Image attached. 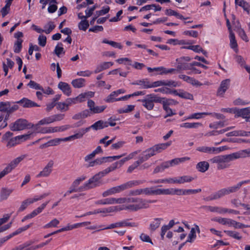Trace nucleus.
I'll list each match as a JSON object with an SVG mask.
<instances>
[{
	"mask_svg": "<svg viewBox=\"0 0 250 250\" xmlns=\"http://www.w3.org/2000/svg\"><path fill=\"white\" fill-rule=\"evenodd\" d=\"M163 99L162 100V102L161 103L163 104V107L168 106L171 104H177V102L174 101L173 99H167L165 98H162Z\"/></svg>",
	"mask_w": 250,
	"mask_h": 250,
	"instance_id": "nucleus-50",
	"label": "nucleus"
},
{
	"mask_svg": "<svg viewBox=\"0 0 250 250\" xmlns=\"http://www.w3.org/2000/svg\"><path fill=\"white\" fill-rule=\"evenodd\" d=\"M140 152V150H137V151H134V152L130 153L127 157L124 158L123 159H121L119 161H117V162L112 164L110 166L112 168V169H113V171L118 168H120L124 165V164L125 162L132 159L135 156H136Z\"/></svg>",
	"mask_w": 250,
	"mask_h": 250,
	"instance_id": "nucleus-8",
	"label": "nucleus"
},
{
	"mask_svg": "<svg viewBox=\"0 0 250 250\" xmlns=\"http://www.w3.org/2000/svg\"><path fill=\"white\" fill-rule=\"evenodd\" d=\"M28 125L32 126L31 123H29L26 120L24 119H19L15 122L11 123L9 125V127L12 131H16L28 129Z\"/></svg>",
	"mask_w": 250,
	"mask_h": 250,
	"instance_id": "nucleus-6",
	"label": "nucleus"
},
{
	"mask_svg": "<svg viewBox=\"0 0 250 250\" xmlns=\"http://www.w3.org/2000/svg\"><path fill=\"white\" fill-rule=\"evenodd\" d=\"M34 243L33 241L30 240L19 246L20 250H34L33 247L30 246Z\"/></svg>",
	"mask_w": 250,
	"mask_h": 250,
	"instance_id": "nucleus-41",
	"label": "nucleus"
},
{
	"mask_svg": "<svg viewBox=\"0 0 250 250\" xmlns=\"http://www.w3.org/2000/svg\"><path fill=\"white\" fill-rule=\"evenodd\" d=\"M151 151H152L150 150V148H148L144 151L138 157V159L137 161L138 163L140 165L143 162L147 161L151 157L153 156V154H152Z\"/></svg>",
	"mask_w": 250,
	"mask_h": 250,
	"instance_id": "nucleus-19",
	"label": "nucleus"
},
{
	"mask_svg": "<svg viewBox=\"0 0 250 250\" xmlns=\"http://www.w3.org/2000/svg\"><path fill=\"white\" fill-rule=\"evenodd\" d=\"M226 149L227 147L226 146L219 147L202 146L198 147L196 148V150L202 152L207 153L209 154H215L224 151Z\"/></svg>",
	"mask_w": 250,
	"mask_h": 250,
	"instance_id": "nucleus-7",
	"label": "nucleus"
},
{
	"mask_svg": "<svg viewBox=\"0 0 250 250\" xmlns=\"http://www.w3.org/2000/svg\"><path fill=\"white\" fill-rule=\"evenodd\" d=\"M230 80L227 79L222 81L220 83V86L217 92V95L220 97H223L227 90L230 85Z\"/></svg>",
	"mask_w": 250,
	"mask_h": 250,
	"instance_id": "nucleus-13",
	"label": "nucleus"
},
{
	"mask_svg": "<svg viewBox=\"0 0 250 250\" xmlns=\"http://www.w3.org/2000/svg\"><path fill=\"white\" fill-rule=\"evenodd\" d=\"M209 168V164L206 161H202L198 163L196 165V168L201 172H205Z\"/></svg>",
	"mask_w": 250,
	"mask_h": 250,
	"instance_id": "nucleus-32",
	"label": "nucleus"
},
{
	"mask_svg": "<svg viewBox=\"0 0 250 250\" xmlns=\"http://www.w3.org/2000/svg\"><path fill=\"white\" fill-rule=\"evenodd\" d=\"M86 178V177L84 176H83L82 177H79L75 180L72 183L71 186H73L75 188H78V186L80 184V183L84 180Z\"/></svg>",
	"mask_w": 250,
	"mask_h": 250,
	"instance_id": "nucleus-60",
	"label": "nucleus"
},
{
	"mask_svg": "<svg viewBox=\"0 0 250 250\" xmlns=\"http://www.w3.org/2000/svg\"><path fill=\"white\" fill-rule=\"evenodd\" d=\"M89 24L86 20H82L78 24V28L81 30L85 31L89 27Z\"/></svg>",
	"mask_w": 250,
	"mask_h": 250,
	"instance_id": "nucleus-49",
	"label": "nucleus"
},
{
	"mask_svg": "<svg viewBox=\"0 0 250 250\" xmlns=\"http://www.w3.org/2000/svg\"><path fill=\"white\" fill-rule=\"evenodd\" d=\"M237 32L241 38L244 41L248 42L249 41L248 38L245 32V31L242 28H238L237 30Z\"/></svg>",
	"mask_w": 250,
	"mask_h": 250,
	"instance_id": "nucleus-58",
	"label": "nucleus"
},
{
	"mask_svg": "<svg viewBox=\"0 0 250 250\" xmlns=\"http://www.w3.org/2000/svg\"><path fill=\"white\" fill-rule=\"evenodd\" d=\"M113 171L111 167H109L104 170L99 172L95 174L92 178H90L87 182L79 188L80 191L87 190L102 185L100 180L101 178L108 173Z\"/></svg>",
	"mask_w": 250,
	"mask_h": 250,
	"instance_id": "nucleus-3",
	"label": "nucleus"
},
{
	"mask_svg": "<svg viewBox=\"0 0 250 250\" xmlns=\"http://www.w3.org/2000/svg\"><path fill=\"white\" fill-rule=\"evenodd\" d=\"M177 70H190L191 66H192L191 63H187L182 62H177Z\"/></svg>",
	"mask_w": 250,
	"mask_h": 250,
	"instance_id": "nucleus-42",
	"label": "nucleus"
},
{
	"mask_svg": "<svg viewBox=\"0 0 250 250\" xmlns=\"http://www.w3.org/2000/svg\"><path fill=\"white\" fill-rule=\"evenodd\" d=\"M211 220L212 221L218 222L222 225H228L229 226H232L233 222H234L233 220L227 218L215 217Z\"/></svg>",
	"mask_w": 250,
	"mask_h": 250,
	"instance_id": "nucleus-28",
	"label": "nucleus"
},
{
	"mask_svg": "<svg viewBox=\"0 0 250 250\" xmlns=\"http://www.w3.org/2000/svg\"><path fill=\"white\" fill-rule=\"evenodd\" d=\"M124 191L122 185L112 187L108 190L104 191L102 195L103 197H106L116 193H119Z\"/></svg>",
	"mask_w": 250,
	"mask_h": 250,
	"instance_id": "nucleus-20",
	"label": "nucleus"
},
{
	"mask_svg": "<svg viewBox=\"0 0 250 250\" xmlns=\"http://www.w3.org/2000/svg\"><path fill=\"white\" fill-rule=\"evenodd\" d=\"M224 232L226 233L228 236L231 237L237 240H240L242 238V236H240L239 233L236 231L231 230H224Z\"/></svg>",
	"mask_w": 250,
	"mask_h": 250,
	"instance_id": "nucleus-47",
	"label": "nucleus"
},
{
	"mask_svg": "<svg viewBox=\"0 0 250 250\" xmlns=\"http://www.w3.org/2000/svg\"><path fill=\"white\" fill-rule=\"evenodd\" d=\"M179 97L182 98H184L185 99H189V100H193V95L186 91H185L183 90H180V93L179 94Z\"/></svg>",
	"mask_w": 250,
	"mask_h": 250,
	"instance_id": "nucleus-48",
	"label": "nucleus"
},
{
	"mask_svg": "<svg viewBox=\"0 0 250 250\" xmlns=\"http://www.w3.org/2000/svg\"><path fill=\"white\" fill-rule=\"evenodd\" d=\"M117 97L116 93L113 91L111 93L110 95H109L105 99L104 101L106 103H113L114 102L116 101V99L115 97Z\"/></svg>",
	"mask_w": 250,
	"mask_h": 250,
	"instance_id": "nucleus-56",
	"label": "nucleus"
},
{
	"mask_svg": "<svg viewBox=\"0 0 250 250\" xmlns=\"http://www.w3.org/2000/svg\"><path fill=\"white\" fill-rule=\"evenodd\" d=\"M54 53L58 57H60L61 54H64L65 51L62 47V43H58V44L55 47Z\"/></svg>",
	"mask_w": 250,
	"mask_h": 250,
	"instance_id": "nucleus-44",
	"label": "nucleus"
},
{
	"mask_svg": "<svg viewBox=\"0 0 250 250\" xmlns=\"http://www.w3.org/2000/svg\"><path fill=\"white\" fill-rule=\"evenodd\" d=\"M49 203V201L46 202L41 205V206L37 208L36 209H34L33 211H32L30 213L26 215L21 220V221L22 222H24L25 221L30 219L31 218H33L36 216L38 214L41 213L43 209L45 208L46 205Z\"/></svg>",
	"mask_w": 250,
	"mask_h": 250,
	"instance_id": "nucleus-11",
	"label": "nucleus"
},
{
	"mask_svg": "<svg viewBox=\"0 0 250 250\" xmlns=\"http://www.w3.org/2000/svg\"><path fill=\"white\" fill-rule=\"evenodd\" d=\"M58 87L59 88L62 93L67 96H69L71 95L72 89L70 85L63 82H60L58 85Z\"/></svg>",
	"mask_w": 250,
	"mask_h": 250,
	"instance_id": "nucleus-21",
	"label": "nucleus"
},
{
	"mask_svg": "<svg viewBox=\"0 0 250 250\" xmlns=\"http://www.w3.org/2000/svg\"><path fill=\"white\" fill-rule=\"evenodd\" d=\"M179 78L193 86H200L203 85V84L198 80L186 75H180Z\"/></svg>",
	"mask_w": 250,
	"mask_h": 250,
	"instance_id": "nucleus-24",
	"label": "nucleus"
},
{
	"mask_svg": "<svg viewBox=\"0 0 250 250\" xmlns=\"http://www.w3.org/2000/svg\"><path fill=\"white\" fill-rule=\"evenodd\" d=\"M162 220L161 218H155L154 221H152L150 225L149 229L151 232L154 231L157 229H158L161 224V221Z\"/></svg>",
	"mask_w": 250,
	"mask_h": 250,
	"instance_id": "nucleus-33",
	"label": "nucleus"
},
{
	"mask_svg": "<svg viewBox=\"0 0 250 250\" xmlns=\"http://www.w3.org/2000/svg\"><path fill=\"white\" fill-rule=\"evenodd\" d=\"M129 199H126L125 197H121L118 198H108V201L109 204H125L126 201Z\"/></svg>",
	"mask_w": 250,
	"mask_h": 250,
	"instance_id": "nucleus-37",
	"label": "nucleus"
},
{
	"mask_svg": "<svg viewBox=\"0 0 250 250\" xmlns=\"http://www.w3.org/2000/svg\"><path fill=\"white\" fill-rule=\"evenodd\" d=\"M28 85L32 88H34L35 89H39L41 90H43V87L41 86L39 84L36 83L33 81H30L28 84Z\"/></svg>",
	"mask_w": 250,
	"mask_h": 250,
	"instance_id": "nucleus-61",
	"label": "nucleus"
},
{
	"mask_svg": "<svg viewBox=\"0 0 250 250\" xmlns=\"http://www.w3.org/2000/svg\"><path fill=\"white\" fill-rule=\"evenodd\" d=\"M227 125V121L223 120L211 123L209 124V127L210 128L217 129L219 127H224Z\"/></svg>",
	"mask_w": 250,
	"mask_h": 250,
	"instance_id": "nucleus-36",
	"label": "nucleus"
},
{
	"mask_svg": "<svg viewBox=\"0 0 250 250\" xmlns=\"http://www.w3.org/2000/svg\"><path fill=\"white\" fill-rule=\"evenodd\" d=\"M52 123L53 122L51 116L44 118L39 121V124L41 125H48Z\"/></svg>",
	"mask_w": 250,
	"mask_h": 250,
	"instance_id": "nucleus-64",
	"label": "nucleus"
},
{
	"mask_svg": "<svg viewBox=\"0 0 250 250\" xmlns=\"http://www.w3.org/2000/svg\"><path fill=\"white\" fill-rule=\"evenodd\" d=\"M163 189H155L153 187L143 188V194L146 195H163Z\"/></svg>",
	"mask_w": 250,
	"mask_h": 250,
	"instance_id": "nucleus-23",
	"label": "nucleus"
},
{
	"mask_svg": "<svg viewBox=\"0 0 250 250\" xmlns=\"http://www.w3.org/2000/svg\"><path fill=\"white\" fill-rule=\"evenodd\" d=\"M229 38L230 47L233 49L236 48L238 45L236 40L235 39L234 34L232 32V31H230Z\"/></svg>",
	"mask_w": 250,
	"mask_h": 250,
	"instance_id": "nucleus-45",
	"label": "nucleus"
},
{
	"mask_svg": "<svg viewBox=\"0 0 250 250\" xmlns=\"http://www.w3.org/2000/svg\"><path fill=\"white\" fill-rule=\"evenodd\" d=\"M211 113L208 112H198L190 115L186 119H199L203 117V115H209Z\"/></svg>",
	"mask_w": 250,
	"mask_h": 250,
	"instance_id": "nucleus-39",
	"label": "nucleus"
},
{
	"mask_svg": "<svg viewBox=\"0 0 250 250\" xmlns=\"http://www.w3.org/2000/svg\"><path fill=\"white\" fill-rule=\"evenodd\" d=\"M196 237V232L194 228H192L190 230V233H189L188 237V239L186 241L187 242L192 243L194 241Z\"/></svg>",
	"mask_w": 250,
	"mask_h": 250,
	"instance_id": "nucleus-52",
	"label": "nucleus"
},
{
	"mask_svg": "<svg viewBox=\"0 0 250 250\" xmlns=\"http://www.w3.org/2000/svg\"><path fill=\"white\" fill-rule=\"evenodd\" d=\"M245 156L246 150H242L230 154L214 156L209 160V162L212 164H216L217 169L222 170L229 167L230 161Z\"/></svg>",
	"mask_w": 250,
	"mask_h": 250,
	"instance_id": "nucleus-1",
	"label": "nucleus"
},
{
	"mask_svg": "<svg viewBox=\"0 0 250 250\" xmlns=\"http://www.w3.org/2000/svg\"><path fill=\"white\" fill-rule=\"evenodd\" d=\"M16 103L19 104L24 108H31L33 107L40 106V105L26 98H23L21 100L17 101Z\"/></svg>",
	"mask_w": 250,
	"mask_h": 250,
	"instance_id": "nucleus-17",
	"label": "nucleus"
},
{
	"mask_svg": "<svg viewBox=\"0 0 250 250\" xmlns=\"http://www.w3.org/2000/svg\"><path fill=\"white\" fill-rule=\"evenodd\" d=\"M27 157V155H21L20 156L13 160L5 167L9 172L16 168L19 163Z\"/></svg>",
	"mask_w": 250,
	"mask_h": 250,
	"instance_id": "nucleus-15",
	"label": "nucleus"
},
{
	"mask_svg": "<svg viewBox=\"0 0 250 250\" xmlns=\"http://www.w3.org/2000/svg\"><path fill=\"white\" fill-rule=\"evenodd\" d=\"M87 130V129L84 130L80 129L78 132L74 135L63 138H59L60 143L61 142H67L74 140L75 139L82 138L83 137V135L84 134L85 131Z\"/></svg>",
	"mask_w": 250,
	"mask_h": 250,
	"instance_id": "nucleus-22",
	"label": "nucleus"
},
{
	"mask_svg": "<svg viewBox=\"0 0 250 250\" xmlns=\"http://www.w3.org/2000/svg\"><path fill=\"white\" fill-rule=\"evenodd\" d=\"M30 204L29 200L28 199H27L23 201L22 202L21 204L18 209L19 212H21L23 211Z\"/></svg>",
	"mask_w": 250,
	"mask_h": 250,
	"instance_id": "nucleus-63",
	"label": "nucleus"
},
{
	"mask_svg": "<svg viewBox=\"0 0 250 250\" xmlns=\"http://www.w3.org/2000/svg\"><path fill=\"white\" fill-rule=\"evenodd\" d=\"M138 202L140 204L138 206V208H147L149 207L150 203H154L157 202V200H146V199H138Z\"/></svg>",
	"mask_w": 250,
	"mask_h": 250,
	"instance_id": "nucleus-30",
	"label": "nucleus"
},
{
	"mask_svg": "<svg viewBox=\"0 0 250 250\" xmlns=\"http://www.w3.org/2000/svg\"><path fill=\"white\" fill-rule=\"evenodd\" d=\"M23 40L18 39L15 42L14 45V51L16 53H19L21 52L22 48V43Z\"/></svg>",
	"mask_w": 250,
	"mask_h": 250,
	"instance_id": "nucleus-43",
	"label": "nucleus"
},
{
	"mask_svg": "<svg viewBox=\"0 0 250 250\" xmlns=\"http://www.w3.org/2000/svg\"><path fill=\"white\" fill-rule=\"evenodd\" d=\"M147 69L149 72H152L153 71L156 72L155 75H164L165 74V67L163 66L151 68L149 67H147Z\"/></svg>",
	"mask_w": 250,
	"mask_h": 250,
	"instance_id": "nucleus-40",
	"label": "nucleus"
},
{
	"mask_svg": "<svg viewBox=\"0 0 250 250\" xmlns=\"http://www.w3.org/2000/svg\"><path fill=\"white\" fill-rule=\"evenodd\" d=\"M138 226V224L135 223L127 222L126 221H123L121 222H116V228H122L127 226L131 227H137Z\"/></svg>",
	"mask_w": 250,
	"mask_h": 250,
	"instance_id": "nucleus-38",
	"label": "nucleus"
},
{
	"mask_svg": "<svg viewBox=\"0 0 250 250\" xmlns=\"http://www.w3.org/2000/svg\"><path fill=\"white\" fill-rule=\"evenodd\" d=\"M146 182L145 180H130L125 183L122 185L124 190L132 188L134 187L138 186L140 185L143 184Z\"/></svg>",
	"mask_w": 250,
	"mask_h": 250,
	"instance_id": "nucleus-16",
	"label": "nucleus"
},
{
	"mask_svg": "<svg viewBox=\"0 0 250 250\" xmlns=\"http://www.w3.org/2000/svg\"><path fill=\"white\" fill-rule=\"evenodd\" d=\"M10 102H0V111L8 112V109H9Z\"/></svg>",
	"mask_w": 250,
	"mask_h": 250,
	"instance_id": "nucleus-54",
	"label": "nucleus"
},
{
	"mask_svg": "<svg viewBox=\"0 0 250 250\" xmlns=\"http://www.w3.org/2000/svg\"><path fill=\"white\" fill-rule=\"evenodd\" d=\"M250 183V180L240 181L232 186L222 188L213 193L207 198V201H212L219 199L225 196L238 192L244 184Z\"/></svg>",
	"mask_w": 250,
	"mask_h": 250,
	"instance_id": "nucleus-2",
	"label": "nucleus"
},
{
	"mask_svg": "<svg viewBox=\"0 0 250 250\" xmlns=\"http://www.w3.org/2000/svg\"><path fill=\"white\" fill-rule=\"evenodd\" d=\"M12 190L10 189H7L5 188H3L1 189L0 193V197L2 200L6 199L10 195V194L12 193Z\"/></svg>",
	"mask_w": 250,
	"mask_h": 250,
	"instance_id": "nucleus-46",
	"label": "nucleus"
},
{
	"mask_svg": "<svg viewBox=\"0 0 250 250\" xmlns=\"http://www.w3.org/2000/svg\"><path fill=\"white\" fill-rule=\"evenodd\" d=\"M126 199H131L126 201L125 205H123L122 208L120 210H128L131 211H136L144 208H138L140 205L138 202V199H143V198L138 197H125Z\"/></svg>",
	"mask_w": 250,
	"mask_h": 250,
	"instance_id": "nucleus-5",
	"label": "nucleus"
},
{
	"mask_svg": "<svg viewBox=\"0 0 250 250\" xmlns=\"http://www.w3.org/2000/svg\"><path fill=\"white\" fill-rule=\"evenodd\" d=\"M59 223L60 221L58 219L55 218L51 221L49 223L44 226L43 228L44 229H47L53 227H56Z\"/></svg>",
	"mask_w": 250,
	"mask_h": 250,
	"instance_id": "nucleus-55",
	"label": "nucleus"
},
{
	"mask_svg": "<svg viewBox=\"0 0 250 250\" xmlns=\"http://www.w3.org/2000/svg\"><path fill=\"white\" fill-rule=\"evenodd\" d=\"M202 124L201 123H185L180 125L181 127L186 128H197L201 126Z\"/></svg>",
	"mask_w": 250,
	"mask_h": 250,
	"instance_id": "nucleus-34",
	"label": "nucleus"
},
{
	"mask_svg": "<svg viewBox=\"0 0 250 250\" xmlns=\"http://www.w3.org/2000/svg\"><path fill=\"white\" fill-rule=\"evenodd\" d=\"M54 166V161L50 160L43 169L37 175V178L48 177L52 171V168Z\"/></svg>",
	"mask_w": 250,
	"mask_h": 250,
	"instance_id": "nucleus-10",
	"label": "nucleus"
},
{
	"mask_svg": "<svg viewBox=\"0 0 250 250\" xmlns=\"http://www.w3.org/2000/svg\"><path fill=\"white\" fill-rule=\"evenodd\" d=\"M57 109L61 111H66L68 110L65 102L57 103Z\"/></svg>",
	"mask_w": 250,
	"mask_h": 250,
	"instance_id": "nucleus-59",
	"label": "nucleus"
},
{
	"mask_svg": "<svg viewBox=\"0 0 250 250\" xmlns=\"http://www.w3.org/2000/svg\"><path fill=\"white\" fill-rule=\"evenodd\" d=\"M171 144V142H168L165 143L159 144L155 145L150 147V150L152 151L153 156L156 155L157 153H160L163 150L166 149L167 147L170 146Z\"/></svg>",
	"mask_w": 250,
	"mask_h": 250,
	"instance_id": "nucleus-14",
	"label": "nucleus"
},
{
	"mask_svg": "<svg viewBox=\"0 0 250 250\" xmlns=\"http://www.w3.org/2000/svg\"><path fill=\"white\" fill-rule=\"evenodd\" d=\"M131 84L140 85L141 88L144 89L151 88V82H150L147 79L137 80L132 82Z\"/></svg>",
	"mask_w": 250,
	"mask_h": 250,
	"instance_id": "nucleus-25",
	"label": "nucleus"
},
{
	"mask_svg": "<svg viewBox=\"0 0 250 250\" xmlns=\"http://www.w3.org/2000/svg\"><path fill=\"white\" fill-rule=\"evenodd\" d=\"M140 152V150H137V151H134V152L130 153L127 157L124 158L123 159H121L119 161H117V162L112 164L110 166L112 168V169H113V171L118 168H120L124 165V164L125 162L132 159L135 156H136Z\"/></svg>",
	"mask_w": 250,
	"mask_h": 250,
	"instance_id": "nucleus-9",
	"label": "nucleus"
},
{
	"mask_svg": "<svg viewBox=\"0 0 250 250\" xmlns=\"http://www.w3.org/2000/svg\"><path fill=\"white\" fill-rule=\"evenodd\" d=\"M110 10V7L108 6L103 7V9L101 10L97 11L96 12V15L99 17L102 15L107 14Z\"/></svg>",
	"mask_w": 250,
	"mask_h": 250,
	"instance_id": "nucleus-62",
	"label": "nucleus"
},
{
	"mask_svg": "<svg viewBox=\"0 0 250 250\" xmlns=\"http://www.w3.org/2000/svg\"><path fill=\"white\" fill-rule=\"evenodd\" d=\"M163 99L155 94H149L139 101L142 103V105L146 109L151 110L154 106V103H161Z\"/></svg>",
	"mask_w": 250,
	"mask_h": 250,
	"instance_id": "nucleus-4",
	"label": "nucleus"
},
{
	"mask_svg": "<svg viewBox=\"0 0 250 250\" xmlns=\"http://www.w3.org/2000/svg\"><path fill=\"white\" fill-rule=\"evenodd\" d=\"M44 32L47 34H49L55 27V25L52 21H49L44 26Z\"/></svg>",
	"mask_w": 250,
	"mask_h": 250,
	"instance_id": "nucleus-51",
	"label": "nucleus"
},
{
	"mask_svg": "<svg viewBox=\"0 0 250 250\" xmlns=\"http://www.w3.org/2000/svg\"><path fill=\"white\" fill-rule=\"evenodd\" d=\"M234 113L236 114V116L241 117L247 122V120L250 117V107L236 109Z\"/></svg>",
	"mask_w": 250,
	"mask_h": 250,
	"instance_id": "nucleus-18",
	"label": "nucleus"
},
{
	"mask_svg": "<svg viewBox=\"0 0 250 250\" xmlns=\"http://www.w3.org/2000/svg\"><path fill=\"white\" fill-rule=\"evenodd\" d=\"M33 134V132H28V133L17 136L18 140L20 141H23L30 139L31 136Z\"/></svg>",
	"mask_w": 250,
	"mask_h": 250,
	"instance_id": "nucleus-57",
	"label": "nucleus"
},
{
	"mask_svg": "<svg viewBox=\"0 0 250 250\" xmlns=\"http://www.w3.org/2000/svg\"><path fill=\"white\" fill-rule=\"evenodd\" d=\"M74 87L80 88L85 86V80L83 78H79L73 80L71 82Z\"/></svg>",
	"mask_w": 250,
	"mask_h": 250,
	"instance_id": "nucleus-31",
	"label": "nucleus"
},
{
	"mask_svg": "<svg viewBox=\"0 0 250 250\" xmlns=\"http://www.w3.org/2000/svg\"><path fill=\"white\" fill-rule=\"evenodd\" d=\"M108 127V123H107L106 121H103L102 120H99L96 122H95L94 124L90 126L89 127L85 128H81V130H86L87 129V131H85L84 134L86 132H88L91 128H92L94 130H97L99 129H102L104 127Z\"/></svg>",
	"mask_w": 250,
	"mask_h": 250,
	"instance_id": "nucleus-12",
	"label": "nucleus"
},
{
	"mask_svg": "<svg viewBox=\"0 0 250 250\" xmlns=\"http://www.w3.org/2000/svg\"><path fill=\"white\" fill-rule=\"evenodd\" d=\"M50 194V193H45L40 196H36L33 198H28L29 200V203L31 204L37 202L42 200V199L45 198V197L48 196Z\"/></svg>",
	"mask_w": 250,
	"mask_h": 250,
	"instance_id": "nucleus-53",
	"label": "nucleus"
},
{
	"mask_svg": "<svg viewBox=\"0 0 250 250\" xmlns=\"http://www.w3.org/2000/svg\"><path fill=\"white\" fill-rule=\"evenodd\" d=\"M113 64V63L112 62H104L100 64L97 66L96 69L94 70V73L95 74L98 73L103 70H105L108 68H109Z\"/></svg>",
	"mask_w": 250,
	"mask_h": 250,
	"instance_id": "nucleus-29",
	"label": "nucleus"
},
{
	"mask_svg": "<svg viewBox=\"0 0 250 250\" xmlns=\"http://www.w3.org/2000/svg\"><path fill=\"white\" fill-rule=\"evenodd\" d=\"M174 178V184H182L189 183L194 180V178L189 175H183Z\"/></svg>",
	"mask_w": 250,
	"mask_h": 250,
	"instance_id": "nucleus-27",
	"label": "nucleus"
},
{
	"mask_svg": "<svg viewBox=\"0 0 250 250\" xmlns=\"http://www.w3.org/2000/svg\"><path fill=\"white\" fill-rule=\"evenodd\" d=\"M190 160V158L188 157H184L182 158H177L173 159L171 160H170L171 167H174L175 166L178 165L180 163H182L185 162L186 161H188Z\"/></svg>",
	"mask_w": 250,
	"mask_h": 250,
	"instance_id": "nucleus-35",
	"label": "nucleus"
},
{
	"mask_svg": "<svg viewBox=\"0 0 250 250\" xmlns=\"http://www.w3.org/2000/svg\"><path fill=\"white\" fill-rule=\"evenodd\" d=\"M163 195H184V189L174 188L163 189Z\"/></svg>",
	"mask_w": 250,
	"mask_h": 250,
	"instance_id": "nucleus-26",
	"label": "nucleus"
}]
</instances>
